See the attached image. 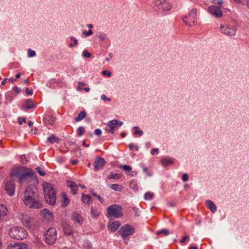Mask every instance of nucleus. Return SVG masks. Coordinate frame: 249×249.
<instances>
[{
	"instance_id": "nucleus-1",
	"label": "nucleus",
	"mask_w": 249,
	"mask_h": 249,
	"mask_svg": "<svg viewBox=\"0 0 249 249\" xmlns=\"http://www.w3.org/2000/svg\"><path fill=\"white\" fill-rule=\"evenodd\" d=\"M23 201L24 204L30 208L39 209L42 206L37 193L30 187L25 191Z\"/></svg>"
},
{
	"instance_id": "nucleus-2",
	"label": "nucleus",
	"mask_w": 249,
	"mask_h": 249,
	"mask_svg": "<svg viewBox=\"0 0 249 249\" xmlns=\"http://www.w3.org/2000/svg\"><path fill=\"white\" fill-rule=\"evenodd\" d=\"M33 175V171L24 166L14 168L11 173V177H16L20 183L25 181L28 178H32Z\"/></svg>"
},
{
	"instance_id": "nucleus-3",
	"label": "nucleus",
	"mask_w": 249,
	"mask_h": 249,
	"mask_svg": "<svg viewBox=\"0 0 249 249\" xmlns=\"http://www.w3.org/2000/svg\"><path fill=\"white\" fill-rule=\"evenodd\" d=\"M46 202L51 205L55 204L56 199V191L53 186L47 182L42 184Z\"/></svg>"
},
{
	"instance_id": "nucleus-4",
	"label": "nucleus",
	"mask_w": 249,
	"mask_h": 249,
	"mask_svg": "<svg viewBox=\"0 0 249 249\" xmlns=\"http://www.w3.org/2000/svg\"><path fill=\"white\" fill-rule=\"evenodd\" d=\"M9 235L13 239L21 240L27 237L28 232L25 229L21 227L14 226L9 230Z\"/></svg>"
},
{
	"instance_id": "nucleus-5",
	"label": "nucleus",
	"mask_w": 249,
	"mask_h": 249,
	"mask_svg": "<svg viewBox=\"0 0 249 249\" xmlns=\"http://www.w3.org/2000/svg\"><path fill=\"white\" fill-rule=\"evenodd\" d=\"M45 242L49 245L53 244L57 239V231L54 228H49L45 232Z\"/></svg>"
},
{
	"instance_id": "nucleus-6",
	"label": "nucleus",
	"mask_w": 249,
	"mask_h": 249,
	"mask_svg": "<svg viewBox=\"0 0 249 249\" xmlns=\"http://www.w3.org/2000/svg\"><path fill=\"white\" fill-rule=\"evenodd\" d=\"M118 232L123 239L130 236L135 232V229L131 225L126 224L123 225L119 230Z\"/></svg>"
},
{
	"instance_id": "nucleus-7",
	"label": "nucleus",
	"mask_w": 249,
	"mask_h": 249,
	"mask_svg": "<svg viewBox=\"0 0 249 249\" xmlns=\"http://www.w3.org/2000/svg\"><path fill=\"white\" fill-rule=\"evenodd\" d=\"M107 214L116 218H118L123 215L122 208L117 205L114 204L109 206L107 209Z\"/></svg>"
},
{
	"instance_id": "nucleus-8",
	"label": "nucleus",
	"mask_w": 249,
	"mask_h": 249,
	"mask_svg": "<svg viewBox=\"0 0 249 249\" xmlns=\"http://www.w3.org/2000/svg\"><path fill=\"white\" fill-rule=\"evenodd\" d=\"M219 6L212 5L208 7V11L216 18H220L222 16V13L221 10V4L223 3L222 0H219L217 2Z\"/></svg>"
},
{
	"instance_id": "nucleus-9",
	"label": "nucleus",
	"mask_w": 249,
	"mask_h": 249,
	"mask_svg": "<svg viewBox=\"0 0 249 249\" xmlns=\"http://www.w3.org/2000/svg\"><path fill=\"white\" fill-rule=\"evenodd\" d=\"M196 9H193L188 16L184 17L183 21L189 26L194 25L196 22Z\"/></svg>"
},
{
	"instance_id": "nucleus-10",
	"label": "nucleus",
	"mask_w": 249,
	"mask_h": 249,
	"mask_svg": "<svg viewBox=\"0 0 249 249\" xmlns=\"http://www.w3.org/2000/svg\"><path fill=\"white\" fill-rule=\"evenodd\" d=\"M154 4L159 8H161L164 11H168L172 8L171 3L165 0H154Z\"/></svg>"
},
{
	"instance_id": "nucleus-11",
	"label": "nucleus",
	"mask_w": 249,
	"mask_h": 249,
	"mask_svg": "<svg viewBox=\"0 0 249 249\" xmlns=\"http://www.w3.org/2000/svg\"><path fill=\"white\" fill-rule=\"evenodd\" d=\"M221 32L225 35L232 36H234L236 33V28L234 26L230 27L229 25L225 24L220 26Z\"/></svg>"
},
{
	"instance_id": "nucleus-12",
	"label": "nucleus",
	"mask_w": 249,
	"mask_h": 249,
	"mask_svg": "<svg viewBox=\"0 0 249 249\" xmlns=\"http://www.w3.org/2000/svg\"><path fill=\"white\" fill-rule=\"evenodd\" d=\"M123 124V122L117 120H112L109 121L107 124V126L110 128L109 132L113 133L114 131L117 129Z\"/></svg>"
},
{
	"instance_id": "nucleus-13",
	"label": "nucleus",
	"mask_w": 249,
	"mask_h": 249,
	"mask_svg": "<svg viewBox=\"0 0 249 249\" xmlns=\"http://www.w3.org/2000/svg\"><path fill=\"white\" fill-rule=\"evenodd\" d=\"M7 249H29L28 245L23 242H15L9 244Z\"/></svg>"
},
{
	"instance_id": "nucleus-14",
	"label": "nucleus",
	"mask_w": 249,
	"mask_h": 249,
	"mask_svg": "<svg viewBox=\"0 0 249 249\" xmlns=\"http://www.w3.org/2000/svg\"><path fill=\"white\" fill-rule=\"evenodd\" d=\"M25 225L31 230H34L37 226L36 221L32 217H28L26 219Z\"/></svg>"
},
{
	"instance_id": "nucleus-15",
	"label": "nucleus",
	"mask_w": 249,
	"mask_h": 249,
	"mask_svg": "<svg viewBox=\"0 0 249 249\" xmlns=\"http://www.w3.org/2000/svg\"><path fill=\"white\" fill-rule=\"evenodd\" d=\"M106 163L105 160L100 157H97L94 162L95 170L97 171L102 168Z\"/></svg>"
},
{
	"instance_id": "nucleus-16",
	"label": "nucleus",
	"mask_w": 249,
	"mask_h": 249,
	"mask_svg": "<svg viewBox=\"0 0 249 249\" xmlns=\"http://www.w3.org/2000/svg\"><path fill=\"white\" fill-rule=\"evenodd\" d=\"M23 110H27L33 108H36V106L35 102L31 99H28L25 100L22 105Z\"/></svg>"
},
{
	"instance_id": "nucleus-17",
	"label": "nucleus",
	"mask_w": 249,
	"mask_h": 249,
	"mask_svg": "<svg viewBox=\"0 0 249 249\" xmlns=\"http://www.w3.org/2000/svg\"><path fill=\"white\" fill-rule=\"evenodd\" d=\"M121 223L119 221H114L110 220L107 226L108 230L110 231H115L120 226Z\"/></svg>"
},
{
	"instance_id": "nucleus-18",
	"label": "nucleus",
	"mask_w": 249,
	"mask_h": 249,
	"mask_svg": "<svg viewBox=\"0 0 249 249\" xmlns=\"http://www.w3.org/2000/svg\"><path fill=\"white\" fill-rule=\"evenodd\" d=\"M5 190L7 193L12 196L15 193V185L12 182H7L5 185Z\"/></svg>"
},
{
	"instance_id": "nucleus-19",
	"label": "nucleus",
	"mask_w": 249,
	"mask_h": 249,
	"mask_svg": "<svg viewBox=\"0 0 249 249\" xmlns=\"http://www.w3.org/2000/svg\"><path fill=\"white\" fill-rule=\"evenodd\" d=\"M41 216L47 221H51L53 219L52 213L47 209H43L40 212Z\"/></svg>"
},
{
	"instance_id": "nucleus-20",
	"label": "nucleus",
	"mask_w": 249,
	"mask_h": 249,
	"mask_svg": "<svg viewBox=\"0 0 249 249\" xmlns=\"http://www.w3.org/2000/svg\"><path fill=\"white\" fill-rule=\"evenodd\" d=\"M44 122L46 124L53 125L55 121V118L49 114L46 115L44 117Z\"/></svg>"
},
{
	"instance_id": "nucleus-21",
	"label": "nucleus",
	"mask_w": 249,
	"mask_h": 249,
	"mask_svg": "<svg viewBox=\"0 0 249 249\" xmlns=\"http://www.w3.org/2000/svg\"><path fill=\"white\" fill-rule=\"evenodd\" d=\"M8 213V210L4 205H0V222L3 220Z\"/></svg>"
},
{
	"instance_id": "nucleus-22",
	"label": "nucleus",
	"mask_w": 249,
	"mask_h": 249,
	"mask_svg": "<svg viewBox=\"0 0 249 249\" xmlns=\"http://www.w3.org/2000/svg\"><path fill=\"white\" fill-rule=\"evenodd\" d=\"M67 186L71 189V192L73 195H75L77 193L78 186L77 184L71 181H68L67 183Z\"/></svg>"
},
{
	"instance_id": "nucleus-23",
	"label": "nucleus",
	"mask_w": 249,
	"mask_h": 249,
	"mask_svg": "<svg viewBox=\"0 0 249 249\" xmlns=\"http://www.w3.org/2000/svg\"><path fill=\"white\" fill-rule=\"evenodd\" d=\"M72 219L74 222L78 223L79 224H81L83 221L82 216L76 213H74L72 214Z\"/></svg>"
},
{
	"instance_id": "nucleus-24",
	"label": "nucleus",
	"mask_w": 249,
	"mask_h": 249,
	"mask_svg": "<svg viewBox=\"0 0 249 249\" xmlns=\"http://www.w3.org/2000/svg\"><path fill=\"white\" fill-rule=\"evenodd\" d=\"M63 231L65 234L71 235L72 232V230L70 224L65 223L63 224Z\"/></svg>"
},
{
	"instance_id": "nucleus-25",
	"label": "nucleus",
	"mask_w": 249,
	"mask_h": 249,
	"mask_svg": "<svg viewBox=\"0 0 249 249\" xmlns=\"http://www.w3.org/2000/svg\"><path fill=\"white\" fill-rule=\"evenodd\" d=\"M61 203L64 207L67 206L70 203V199L68 198L67 194L63 192L61 194Z\"/></svg>"
},
{
	"instance_id": "nucleus-26",
	"label": "nucleus",
	"mask_w": 249,
	"mask_h": 249,
	"mask_svg": "<svg viewBox=\"0 0 249 249\" xmlns=\"http://www.w3.org/2000/svg\"><path fill=\"white\" fill-rule=\"evenodd\" d=\"M206 205L208 208L211 210L212 213H214L216 211V207L215 205L211 200H206L205 202Z\"/></svg>"
},
{
	"instance_id": "nucleus-27",
	"label": "nucleus",
	"mask_w": 249,
	"mask_h": 249,
	"mask_svg": "<svg viewBox=\"0 0 249 249\" xmlns=\"http://www.w3.org/2000/svg\"><path fill=\"white\" fill-rule=\"evenodd\" d=\"M47 141L50 144L58 143L59 142V139L54 134H52L50 137L48 138Z\"/></svg>"
},
{
	"instance_id": "nucleus-28",
	"label": "nucleus",
	"mask_w": 249,
	"mask_h": 249,
	"mask_svg": "<svg viewBox=\"0 0 249 249\" xmlns=\"http://www.w3.org/2000/svg\"><path fill=\"white\" fill-rule=\"evenodd\" d=\"M110 188L116 191L121 192L123 189V187L122 185L118 184H112L110 185Z\"/></svg>"
},
{
	"instance_id": "nucleus-29",
	"label": "nucleus",
	"mask_w": 249,
	"mask_h": 249,
	"mask_svg": "<svg viewBox=\"0 0 249 249\" xmlns=\"http://www.w3.org/2000/svg\"><path fill=\"white\" fill-rule=\"evenodd\" d=\"M161 162L164 166H167L172 164L173 161L171 159L165 158L161 160Z\"/></svg>"
},
{
	"instance_id": "nucleus-30",
	"label": "nucleus",
	"mask_w": 249,
	"mask_h": 249,
	"mask_svg": "<svg viewBox=\"0 0 249 249\" xmlns=\"http://www.w3.org/2000/svg\"><path fill=\"white\" fill-rule=\"evenodd\" d=\"M81 200L83 203L88 204L90 201L91 197L89 195L82 194Z\"/></svg>"
},
{
	"instance_id": "nucleus-31",
	"label": "nucleus",
	"mask_w": 249,
	"mask_h": 249,
	"mask_svg": "<svg viewBox=\"0 0 249 249\" xmlns=\"http://www.w3.org/2000/svg\"><path fill=\"white\" fill-rule=\"evenodd\" d=\"M86 116V114L85 111H81L79 114L78 116L75 118V120L76 122H79V121H81L82 120H83V119H84L85 118Z\"/></svg>"
},
{
	"instance_id": "nucleus-32",
	"label": "nucleus",
	"mask_w": 249,
	"mask_h": 249,
	"mask_svg": "<svg viewBox=\"0 0 249 249\" xmlns=\"http://www.w3.org/2000/svg\"><path fill=\"white\" fill-rule=\"evenodd\" d=\"M122 175L120 174H111L107 177L108 179H119L121 178Z\"/></svg>"
},
{
	"instance_id": "nucleus-33",
	"label": "nucleus",
	"mask_w": 249,
	"mask_h": 249,
	"mask_svg": "<svg viewBox=\"0 0 249 249\" xmlns=\"http://www.w3.org/2000/svg\"><path fill=\"white\" fill-rule=\"evenodd\" d=\"M99 215V212L97 209H95L94 208L91 207V215L92 217H96Z\"/></svg>"
},
{
	"instance_id": "nucleus-34",
	"label": "nucleus",
	"mask_w": 249,
	"mask_h": 249,
	"mask_svg": "<svg viewBox=\"0 0 249 249\" xmlns=\"http://www.w3.org/2000/svg\"><path fill=\"white\" fill-rule=\"evenodd\" d=\"M83 247L86 249H91L92 248V245L89 241L85 240L83 243Z\"/></svg>"
},
{
	"instance_id": "nucleus-35",
	"label": "nucleus",
	"mask_w": 249,
	"mask_h": 249,
	"mask_svg": "<svg viewBox=\"0 0 249 249\" xmlns=\"http://www.w3.org/2000/svg\"><path fill=\"white\" fill-rule=\"evenodd\" d=\"M129 186L130 188L133 189L134 190H137L138 189V186L136 182L134 180L130 181Z\"/></svg>"
},
{
	"instance_id": "nucleus-36",
	"label": "nucleus",
	"mask_w": 249,
	"mask_h": 249,
	"mask_svg": "<svg viewBox=\"0 0 249 249\" xmlns=\"http://www.w3.org/2000/svg\"><path fill=\"white\" fill-rule=\"evenodd\" d=\"M19 161L23 164H25L28 162V160L26 159L25 155H22L20 157Z\"/></svg>"
},
{
	"instance_id": "nucleus-37",
	"label": "nucleus",
	"mask_w": 249,
	"mask_h": 249,
	"mask_svg": "<svg viewBox=\"0 0 249 249\" xmlns=\"http://www.w3.org/2000/svg\"><path fill=\"white\" fill-rule=\"evenodd\" d=\"M85 131V130L84 128L82 126H80L77 129V135L79 136H81L84 134Z\"/></svg>"
},
{
	"instance_id": "nucleus-38",
	"label": "nucleus",
	"mask_w": 249,
	"mask_h": 249,
	"mask_svg": "<svg viewBox=\"0 0 249 249\" xmlns=\"http://www.w3.org/2000/svg\"><path fill=\"white\" fill-rule=\"evenodd\" d=\"M169 232L167 230L163 229L160 231H158L157 234L159 235L163 234L165 236H167L169 234Z\"/></svg>"
},
{
	"instance_id": "nucleus-39",
	"label": "nucleus",
	"mask_w": 249,
	"mask_h": 249,
	"mask_svg": "<svg viewBox=\"0 0 249 249\" xmlns=\"http://www.w3.org/2000/svg\"><path fill=\"white\" fill-rule=\"evenodd\" d=\"M153 195L150 192H147L144 195V199L145 200H150L152 198Z\"/></svg>"
},
{
	"instance_id": "nucleus-40",
	"label": "nucleus",
	"mask_w": 249,
	"mask_h": 249,
	"mask_svg": "<svg viewBox=\"0 0 249 249\" xmlns=\"http://www.w3.org/2000/svg\"><path fill=\"white\" fill-rule=\"evenodd\" d=\"M92 34V31L89 30V31H84L82 33V37H86L87 36L91 35Z\"/></svg>"
},
{
	"instance_id": "nucleus-41",
	"label": "nucleus",
	"mask_w": 249,
	"mask_h": 249,
	"mask_svg": "<svg viewBox=\"0 0 249 249\" xmlns=\"http://www.w3.org/2000/svg\"><path fill=\"white\" fill-rule=\"evenodd\" d=\"M36 170L37 173L41 176H44L45 175V173L39 167H37L36 168Z\"/></svg>"
},
{
	"instance_id": "nucleus-42",
	"label": "nucleus",
	"mask_w": 249,
	"mask_h": 249,
	"mask_svg": "<svg viewBox=\"0 0 249 249\" xmlns=\"http://www.w3.org/2000/svg\"><path fill=\"white\" fill-rule=\"evenodd\" d=\"M122 168L124 170L127 171V172H130L132 170V168L130 166H129L128 165H123L122 166Z\"/></svg>"
},
{
	"instance_id": "nucleus-43",
	"label": "nucleus",
	"mask_w": 249,
	"mask_h": 249,
	"mask_svg": "<svg viewBox=\"0 0 249 249\" xmlns=\"http://www.w3.org/2000/svg\"><path fill=\"white\" fill-rule=\"evenodd\" d=\"M28 55L29 57H33L36 55V52L30 49L28 50Z\"/></svg>"
},
{
	"instance_id": "nucleus-44",
	"label": "nucleus",
	"mask_w": 249,
	"mask_h": 249,
	"mask_svg": "<svg viewBox=\"0 0 249 249\" xmlns=\"http://www.w3.org/2000/svg\"><path fill=\"white\" fill-rule=\"evenodd\" d=\"M83 55L87 58H89L91 56V54L86 50H84L83 52Z\"/></svg>"
},
{
	"instance_id": "nucleus-45",
	"label": "nucleus",
	"mask_w": 249,
	"mask_h": 249,
	"mask_svg": "<svg viewBox=\"0 0 249 249\" xmlns=\"http://www.w3.org/2000/svg\"><path fill=\"white\" fill-rule=\"evenodd\" d=\"M189 238H190L189 236H188V235H186V236H185L184 237H183V238H182L180 240V243L181 244H183V243H184L185 242V241H186V240H188V239H189Z\"/></svg>"
},
{
	"instance_id": "nucleus-46",
	"label": "nucleus",
	"mask_w": 249,
	"mask_h": 249,
	"mask_svg": "<svg viewBox=\"0 0 249 249\" xmlns=\"http://www.w3.org/2000/svg\"><path fill=\"white\" fill-rule=\"evenodd\" d=\"M26 94L28 95H32L33 92L32 90H30L29 88H26L25 90Z\"/></svg>"
},
{
	"instance_id": "nucleus-47",
	"label": "nucleus",
	"mask_w": 249,
	"mask_h": 249,
	"mask_svg": "<svg viewBox=\"0 0 249 249\" xmlns=\"http://www.w3.org/2000/svg\"><path fill=\"white\" fill-rule=\"evenodd\" d=\"M182 180L184 182H186L188 180L189 177L187 174H184L182 176Z\"/></svg>"
},
{
	"instance_id": "nucleus-48",
	"label": "nucleus",
	"mask_w": 249,
	"mask_h": 249,
	"mask_svg": "<svg viewBox=\"0 0 249 249\" xmlns=\"http://www.w3.org/2000/svg\"><path fill=\"white\" fill-rule=\"evenodd\" d=\"M94 133L95 135L97 136H100L101 135L102 131L100 129H96L94 131Z\"/></svg>"
},
{
	"instance_id": "nucleus-49",
	"label": "nucleus",
	"mask_w": 249,
	"mask_h": 249,
	"mask_svg": "<svg viewBox=\"0 0 249 249\" xmlns=\"http://www.w3.org/2000/svg\"><path fill=\"white\" fill-rule=\"evenodd\" d=\"M101 99L104 101L108 100L110 101L111 100L110 98H107V97L105 94H102L101 95Z\"/></svg>"
},
{
	"instance_id": "nucleus-50",
	"label": "nucleus",
	"mask_w": 249,
	"mask_h": 249,
	"mask_svg": "<svg viewBox=\"0 0 249 249\" xmlns=\"http://www.w3.org/2000/svg\"><path fill=\"white\" fill-rule=\"evenodd\" d=\"M102 74L104 75H107V76H110L111 75V73L109 71H104L102 72Z\"/></svg>"
},
{
	"instance_id": "nucleus-51",
	"label": "nucleus",
	"mask_w": 249,
	"mask_h": 249,
	"mask_svg": "<svg viewBox=\"0 0 249 249\" xmlns=\"http://www.w3.org/2000/svg\"><path fill=\"white\" fill-rule=\"evenodd\" d=\"M159 152V149L158 148H154V149H153L151 151V154L152 155H154L155 153H156V154H158Z\"/></svg>"
},
{
	"instance_id": "nucleus-52",
	"label": "nucleus",
	"mask_w": 249,
	"mask_h": 249,
	"mask_svg": "<svg viewBox=\"0 0 249 249\" xmlns=\"http://www.w3.org/2000/svg\"><path fill=\"white\" fill-rule=\"evenodd\" d=\"M26 121L25 118H19L18 119V123L19 124H21L22 122H25Z\"/></svg>"
},
{
	"instance_id": "nucleus-53",
	"label": "nucleus",
	"mask_w": 249,
	"mask_h": 249,
	"mask_svg": "<svg viewBox=\"0 0 249 249\" xmlns=\"http://www.w3.org/2000/svg\"><path fill=\"white\" fill-rule=\"evenodd\" d=\"M134 134H139L140 136H142L143 134V132L142 130H135L134 131Z\"/></svg>"
},
{
	"instance_id": "nucleus-54",
	"label": "nucleus",
	"mask_w": 249,
	"mask_h": 249,
	"mask_svg": "<svg viewBox=\"0 0 249 249\" xmlns=\"http://www.w3.org/2000/svg\"><path fill=\"white\" fill-rule=\"evenodd\" d=\"M98 199L101 202V203H103L104 202V199H103V198L100 196H99V195H97L96 196Z\"/></svg>"
},
{
	"instance_id": "nucleus-55",
	"label": "nucleus",
	"mask_w": 249,
	"mask_h": 249,
	"mask_svg": "<svg viewBox=\"0 0 249 249\" xmlns=\"http://www.w3.org/2000/svg\"><path fill=\"white\" fill-rule=\"evenodd\" d=\"M74 44L72 43H71L70 44V47L73 46L74 45H76L77 44V40L76 39H74Z\"/></svg>"
},
{
	"instance_id": "nucleus-56",
	"label": "nucleus",
	"mask_w": 249,
	"mask_h": 249,
	"mask_svg": "<svg viewBox=\"0 0 249 249\" xmlns=\"http://www.w3.org/2000/svg\"><path fill=\"white\" fill-rule=\"evenodd\" d=\"M128 147L130 149V150H132L134 147V145L133 143H130L128 145Z\"/></svg>"
},
{
	"instance_id": "nucleus-57",
	"label": "nucleus",
	"mask_w": 249,
	"mask_h": 249,
	"mask_svg": "<svg viewBox=\"0 0 249 249\" xmlns=\"http://www.w3.org/2000/svg\"><path fill=\"white\" fill-rule=\"evenodd\" d=\"M90 192L92 194V195L94 196H96L97 195L95 192L94 191L92 190V189H91L90 190Z\"/></svg>"
},
{
	"instance_id": "nucleus-58",
	"label": "nucleus",
	"mask_w": 249,
	"mask_h": 249,
	"mask_svg": "<svg viewBox=\"0 0 249 249\" xmlns=\"http://www.w3.org/2000/svg\"><path fill=\"white\" fill-rule=\"evenodd\" d=\"M20 77V73H18L16 74V79L15 80H16L17 79L19 78Z\"/></svg>"
},
{
	"instance_id": "nucleus-59",
	"label": "nucleus",
	"mask_w": 249,
	"mask_h": 249,
	"mask_svg": "<svg viewBox=\"0 0 249 249\" xmlns=\"http://www.w3.org/2000/svg\"><path fill=\"white\" fill-rule=\"evenodd\" d=\"M188 249H198V248L196 246H191Z\"/></svg>"
},
{
	"instance_id": "nucleus-60",
	"label": "nucleus",
	"mask_w": 249,
	"mask_h": 249,
	"mask_svg": "<svg viewBox=\"0 0 249 249\" xmlns=\"http://www.w3.org/2000/svg\"><path fill=\"white\" fill-rule=\"evenodd\" d=\"M33 124V123L31 121H30L28 122V125L30 126V127H31Z\"/></svg>"
},
{
	"instance_id": "nucleus-61",
	"label": "nucleus",
	"mask_w": 249,
	"mask_h": 249,
	"mask_svg": "<svg viewBox=\"0 0 249 249\" xmlns=\"http://www.w3.org/2000/svg\"><path fill=\"white\" fill-rule=\"evenodd\" d=\"M7 79L6 78H5L1 83V85H5V83H6V81Z\"/></svg>"
},
{
	"instance_id": "nucleus-62",
	"label": "nucleus",
	"mask_w": 249,
	"mask_h": 249,
	"mask_svg": "<svg viewBox=\"0 0 249 249\" xmlns=\"http://www.w3.org/2000/svg\"><path fill=\"white\" fill-rule=\"evenodd\" d=\"M24 83L25 84L27 85V84H29V80H28V79H26V80H24Z\"/></svg>"
},
{
	"instance_id": "nucleus-63",
	"label": "nucleus",
	"mask_w": 249,
	"mask_h": 249,
	"mask_svg": "<svg viewBox=\"0 0 249 249\" xmlns=\"http://www.w3.org/2000/svg\"><path fill=\"white\" fill-rule=\"evenodd\" d=\"M71 163L73 165H75L77 163V161L75 160H72V161H71Z\"/></svg>"
},
{
	"instance_id": "nucleus-64",
	"label": "nucleus",
	"mask_w": 249,
	"mask_h": 249,
	"mask_svg": "<svg viewBox=\"0 0 249 249\" xmlns=\"http://www.w3.org/2000/svg\"><path fill=\"white\" fill-rule=\"evenodd\" d=\"M84 89L86 91L88 92L89 90V88L88 87L85 88Z\"/></svg>"
}]
</instances>
